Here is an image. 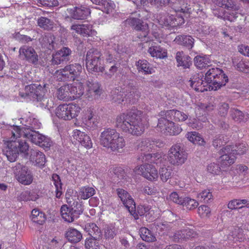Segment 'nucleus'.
Segmentation results:
<instances>
[{"mask_svg": "<svg viewBox=\"0 0 249 249\" xmlns=\"http://www.w3.org/2000/svg\"><path fill=\"white\" fill-rule=\"evenodd\" d=\"M248 200L246 199H234L229 202L228 207L231 210L241 209L244 205H248Z\"/></svg>", "mask_w": 249, "mask_h": 249, "instance_id": "nucleus-55", "label": "nucleus"}, {"mask_svg": "<svg viewBox=\"0 0 249 249\" xmlns=\"http://www.w3.org/2000/svg\"><path fill=\"white\" fill-rule=\"evenodd\" d=\"M182 205L186 207L188 210H192L197 207L198 203L196 200L189 197H185L182 200Z\"/></svg>", "mask_w": 249, "mask_h": 249, "instance_id": "nucleus-60", "label": "nucleus"}, {"mask_svg": "<svg viewBox=\"0 0 249 249\" xmlns=\"http://www.w3.org/2000/svg\"><path fill=\"white\" fill-rule=\"evenodd\" d=\"M18 57L29 63L36 64L38 61V56L35 49L32 47L23 46L19 50Z\"/></svg>", "mask_w": 249, "mask_h": 249, "instance_id": "nucleus-17", "label": "nucleus"}, {"mask_svg": "<svg viewBox=\"0 0 249 249\" xmlns=\"http://www.w3.org/2000/svg\"><path fill=\"white\" fill-rule=\"evenodd\" d=\"M82 120L88 128L94 129L98 126L99 117L89 111L82 118Z\"/></svg>", "mask_w": 249, "mask_h": 249, "instance_id": "nucleus-26", "label": "nucleus"}, {"mask_svg": "<svg viewBox=\"0 0 249 249\" xmlns=\"http://www.w3.org/2000/svg\"><path fill=\"white\" fill-rule=\"evenodd\" d=\"M159 175L161 180L165 182L172 177L173 172L171 167H163L160 169Z\"/></svg>", "mask_w": 249, "mask_h": 249, "instance_id": "nucleus-51", "label": "nucleus"}, {"mask_svg": "<svg viewBox=\"0 0 249 249\" xmlns=\"http://www.w3.org/2000/svg\"><path fill=\"white\" fill-rule=\"evenodd\" d=\"M220 3L221 7L232 10L229 16H227V19L231 21L234 20L237 17L236 11L239 9V7L233 0H220Z\"/></svg>", "mask_w": 249, "mask_h": 249, "instance_id": "nucleus-24", "label": "nucleus"}, {"mask_svg": "<svg viewBox=\"0 0 249 249\" xmlns=\"http://www.w3.org/2000/svg\"><path fill=\"white\" fill-rule=\"evenodd\" d=\"M117 192L118 196L130 214L134 216L135 219H138V215L135 212V203L131 196L123 189H118Z\"/></svg>", "mask_w": 249, "mask_h": 249, "instance_id": "nucleus-12", "label": "nucleus"}, {"mask_svg": "<svg viewBox=\"0 0 249 249\" xmlns=\"http://www.w3.org/2000/svg\"><path fill=\"white\" fill-rule=\"evenodd\" d=\"M157 127L160 129L161 132L170 135H178L182 130L179 125H175L173 121L162 117H160L159 118Z\"/></svg>", "mask_w": 249, "mask_h": 249, "instance_id": "nucleus-10", "label": "nucleus"}, {"mask_svg": "<svg viewBox=\"0 0 249 249\" xmlns=\"http://www.w3.org/2000/svg\"><path fill=\"white\" fill-rule=\"evenodd\" d=\"M41 126V124L38 121L35 119L30 118L27 121V124L25 125V126L22 127L21 130V133L23 134L24 131H26L27 129L30 131H36V130L40 128Z\"/></svg>", "mask_w": 249, "mask_h": 249, "instance_id": "nucleus-41", "label": "nucleus"}, {"mask_svg": "<svg viewBox=\"0 0 249 249\" xmlns=\"http://www.w3.org/2000/svg\"><path fill=\"white\" fill-rule=\"evenodd\" d=\"M71 99L81 97L84 93L83 85L81 83H76L75 85L69 84Z\"/></svg>", "mask_w": 249, "mask_h": 249, "instance_id": "nucleus-37", "label": "nucleus"}, {"mask_svg": "<svg viewBox=\"0 0 249 249\" xmlns=\"http://www.w3.org/2000/svg\"><path fill=\"white\" fill-rule=\"evenodd\" d=\"M85 229L91 237L90 238L99 240L102 239L103 234L101 229L95 223L87 224Z\"/></svg>", "mask_w": 249, "mask_h": 249, "instance_id": "nucleus-28", "label": "nucleus"}, {"mask_svg": "<svg viewBox=\"0 0 249 249\" xmlns=\"http://www.w3.org/2000/svg\"><path fill=\"white\" fill-rule=\"evenodd\" d=\"M103 57L106 61L105 68L109 67L108 71H105V74L109 78H111L118 71L120 63H118L116 61L117 58L113 57L112 50L105 52Z\"/></svg>", "mask_w": 249, "mask_h": 249, "instance_id": "nucleus-15", "label": "nucleus"}, {"mask_svg": "<svg viewBox=\"0 0 249 249\" xmlns=\"http://www.w3.org/2000/svg\"><path fill=\"white\" fill-rule=\"evenodd\" d=\"M229 236H231L230 240L233 239L235 241H239L242 242L246 239V236L244 233V231L238 227L233 228L231 230Z\"/></svg>", "mask_w": 249, "mask_h": 249, "instance_id": "nucleus-43", "label": "nucleus"}, {"mask_svg": "<svg viewBox=\"0 0 249 249\" xmlns=\"http://www.w3.org/2000/svg\"><path fill=\"white\" fill-rule=\"evenodd\" d=\"M13 140L8 142L7 146L3 150L4 154L8 160L14 162L16 160L19 153L27 157L28 155L29 146L28 143L21 139Z\"/></svg>", "mask_w": 249, "mask_h": 249, "instance_id": "nucleus-4", "label": "nucleus"}, {"mask_svg": "<svg viewBox=\"0 0 249 249\" xmlns=\"http://www.w3.org/2000/svg\"><path fill=\"white\" fill-rule=\"evenodd\" d=\"M30 159L35 161L40 166H44L46 163L45 155L37 150H31Z\"/></svg>", "mask_w": 249, "mask_h": 249, "instance_id": "nucleus-33", "label": "nucleus"}, {"mask_svg": "<svg viewBox=\"0 0 249 249\" xmlns=\"http://www.w3.org/2000/svg\"><path fill=\"white\" fill-rule=\"evenodd\" d=\"M147 124L146 117L139 110L130 112L126 114H121L116 119V127L134 135H141Z\"/></svg>", "mask_w": 249, "mask_h": 249, "instance_id": "nucleus-1", "label": "nucleus"}, {"mask_svg": "<svg viewBox=\"0 0 249 249\" xmlns=\"http://www.w3.org/2000/svg\"><path fill=\"white\" fill-rule=\"evenodd\" d=\"M12 134L13 136H14V138L15 137L18 138L23 136L29 139L32 143L36 145L39 144L43 136V135L39 133L37 131H30L28 129L26 131H24L23 134H21L20 128L18 126L14 127V131H12Z\"/></svg>", "mask_w": 249, "mask_h": 249, "instance_id": "nucleus-14", "label": "nucleus"}, {"mask_svg": "<svg viewBox=\"0 0 249 249\" xmlns=\"http://www.w3.org/2000/svg\"><path fill=\"white\" fill-rule=\"evenodd\" d=\"M228 81V78L227 75L222 72L220 75H218L217 77H215L214 80H213L212 83L209 84L207 86H208V89L204 88L203 89H200L201 91H203L204 90H216L218 89H220L222 86H224L226 85V84Z\"/></svg>", "mask_w": 249, "mask_h": 249, "instance_id": "nucleus-22", "label": "nucleus"}, {"mask_svg": "<svg viewBox=\"0 0 249 249\" xmlns=\"http://www.w3.org/2000/svg\"><path fill=\"white\" fill-rule=\"evenodd\" d=\"M186 137L190 142L195 144L204 145L205 143L201 135L195 131L188 132L186 134Z\"/></svg>", "mask_w": 249, "mask_h": 249, "instance_id": "nucleus-40", "label": "nucleus"}, {"mask_svg": "<svg viewBox=\"0 0 249 249\" xmlns=\"http://www.w3.org/2000/svg\"><path fill=\"white\" fill-rule=\"evenodd\" d=\"M73 213L67 205H63L61 208V214L63 219L68 222H72L76 219Z\"/></svg>", "mask_w": 249, "mask_h": 249, "instance_id": "nucleus-42", "label": "nucleus"}, {"mask_svg": "<svg viewBox=\"0 0 249 249\" xmlns=\"http://www.w3.org/2000/svg\"><path fill=\"white\" fill-rule=\"evenodd\" d=\"M230 114L234 121L239 123L245 122L248 118L247 114L245 115L243 112L236 108H231Z\"/></svg>", "mask_w": 249, "mask_h": 249, "instance_id": "nucleus-36", "label": "nucleus"}, {"mask_svg": "<svg viewBox=\"0 0 249 249\" xmlns=\"http://www.w3.org/2000/svg\"><path fill=\"white\" fill-rule=\"evenodd\" d=\"M178 3L180 5V6L176 9L177 12H180L183 14H187L190 13L191 10V3L189 5L187 3H185L184 0H178Z\"/></svg>", "mask_w": 249, "mask_h": 249, "instance_id": "nucleus-62", "label": "nucleus"}, {"mask_svg": "<svg viewBox=\"0 0 249 249\" xmlns=\"http://www.w3.org/2000/svg\"><path fill=\"white\" fill-rule=\"evenodd\" d=\"M16 179L22 184L28 185L33 180V175L29 168L20 163H16L13 169Z\"/></svg>", "mask_w": 249, "mask_h": 249, "instance_id": "nucleus-8", "label": "nucleus"}, {"mask_svg": "<svg viewBox=\"0 0 249 249\" xmlns=\"http://www.w3.org/2000/svg\"><path fill=\"white\" fill-rule=\"evenodd\" d=\"M117 234V230L112 225H107L105 228L104 235L106 239H113Z\"/></svg>", "mask_w": 249, "mask_h": 249, "instance_id": "nucleus-61", "label": "nucleus"}, {"mask_svg": "<svg viewBox=\"0 0 249 249\" xmlns=\"http://www.w3.org/2000/svg\"><path fill=\"white\" fill-rule=\"evenodd\" d=\"M187 159V153L184 150L179 143L173 145L168 152V159L169 162L174 165L183 164Z\"/></svg>", "mask_w": 249, "mask_h": 249, "instance_id": "nucleus-9", "label": "nucleus"}, {"mask_svg": "<svg viewBox=\"0 0 249 249\" xmlns=\"http://www.w3.org/2000/svg\"><path fill=\"white\" fill-rule=\"evenodd\" d=\"M140 235L142 239L146 242H154L156 240V237L151 231L145 227L141 228Z\"/></svg>", "mask_w": 249, "mask_h": 249, "instance_id": "nucleus-52", "label": "nucleus"}, {"mask_svg": "<svg viewBox=\"0 0 249 249\" xmlns=\"http://www.w3.org/2000/svg\"><path fill=\"white\" fill-rule=\"evenodd\" d=\"M176 59L178 63V66H182L184 68H187L192 64L191 57L187 55H185L183 52H178L176 53Z\"/></svg>", "mask_w": 249, "mask_h": 249, "instance_id": "nucleus-34", "label": "nucleus"}, {"mask_svg": "<svg viewBox=\"0 0 249 249\" xmlns=\"http://www.w3.org/2000/svg\"><path fill=\"white\" fill-rule=\"evenodd\" d=\"M134 171L149 180H156L159 176L158 170L155 166L151 164H145L135 167Z\"/></svg>", "mask_w": 249, "mask_h": 249, "instance_id": "nucleus-13", "label": "nucleus"}, {"mask_svg": "<svg viewBox=\"0 0 249 249\" xmlns=\"http://www.w3.org/2000/svg\"><path fill=\"white\" fill-rule=\"evenodd\" d=\"M135 64L139 72H142L144 74L152 73V69L150 67V64L146 60H139L136 62Z\"/></svg>", "mask_w": 249, "mask_h": 249, "instance_id": "nucleus-45", "label": "nucleus"}, {"mask_svg": "<svg viewBox=\"0 0 249 249\" xmlns=\"http://www.w3.org/2000/svg\"><path fill=\"white\" fill-rule=\"evenodd\" d=\"M232 63L236 70L248 73H249V62L243 60L239 57L232 58Z\"/></svg>", "mask_w": 249, "mask_h": 249, "instance_id": "nucleus-29", "label": "nucleus"}, {"mask_svg": "<svg viewBox=\"0 0 249 249\" xmlns=\"http://www.w3.org/2000/svg\"><path fill=\"white\" fill-rule=\"evenodd\" d=\"M54 76L57 80L60 81H70V77L65 70V67L55 71Z\"/></svg>", "mask_w": 249, "mask_h": 249, "instance_id": "nucleus-59", "label": "nucleus"}, {"mask_svg": "<svg viewBox=\"0 0 249 249\" xmlns=\"http://www.w3.org/2000/svg\"><path fill=\"white\" fill-rule=\"evenodd\" d=\"M80 107L76 104H63L59 105L55 110V114L64 120H70L78 116Z\"/></svg>", "mask_w": 249, "mask_h": 249, "instance_id": "nucleus-7", "label": "nucleus"}, {"mask_svg": "<svg viewBox=\"0 0 249 249\" xmlns=\"http://www.w3.org/2000/svg\"><path fill=\"white\" fill-rule=\"evenodd\" d=\"M195 66L199 69H202L209 66L211 62L209 58L206 56L197 55L194 58Z\"/></svg>", "mask_w": 249, "mask_h": 249, "instance_id": "nucleus-48", "label": "nucleus"}, {"mask_svg": "<svg viewBox=\"0 0 249 249\" xmlns=\"http://www.w3.org/2000/svg\"><path fill=\"white\" fill-rule=\"evenodd\" d=\"M223 71L217 68H212L209 69L205 74V77L204 78L205 84H206L207 85L211 84L213 80L215 79V77L218 76V75H220Z\"/></svg>", "mask_w": 249, "mask_h": 249, "instance_id": "nucleus-39", "label": "nucleus"}, {"mask_svg": "<svg viewBox=\"0 0 249 249\" xmlns=\"http://www.w3.org/2000/svg\"><path fill=\"white\" fill-rule=\"evenodd\" d=\"M196 234V231L193 230L189 228H184L176 231L173 236V239L175 242H179L180 240H186L194 237Z\"/></svg>", "mask_w": 249, "mask_h": 249, "instance_id": "nucleus-25", "label": "nucleus"}, {"mask_svg": "<svg viewBox=\"0 0 249 249\" xmlns=\"http://www.w3.org/2000/svg\"><path fill=\"white\" fill-rule=\"evenodd\" d=\"M223 135H216L213 139L212 144L215 148L220 147L226 143V141L224 139Z\"/></svg>", "mask_w": 249, "mask_h": 249, "instance_id": "nucleus-64", "label": "nucleus"}, {"mask_svg": "<svg viewBox=\"0 0 249 249\" xmlns=\"http://www.w3.org/2000/svg\"><path fill=\"white\" fill-rule=\"evenodd\" d=\"M71 201H70L69 203V208L73 213V214L75 216V218L77 219L83 213V207L80 203L77 201H73L72 204H71Z\"/></svg>", "mask_w": 249, "mask_h": 249, "instance_id": "nucleus-50", "label": "nucleus"}, {"mask_svg": "<svg viewBox=\"0 0 249 249\" xmlns=\"http://www.w3.org/2000/svg\"><path fill=\"white\" fill-rule=\"evenodd\" d=\"M37 24L40 28L47 31L53 30L56 27V24L53 20L44 17L39 18L37 20Z\"/></svg>", "mask_w": 249, "mask_h": 249, "instance_id": "nucleus-31", "label": "nucleus"}, {"mask_svg": "<svg viewBox=\"0 0 249 249\" xmlns=\"http://www.w3.org/2000/svg\"><path fill=\"white\" fill-rule=\"evenodd\" d=\"M71 29L84 36H90L92 31V25L90 24L73 25Z\"/></svg>", "mask_w": 249, "mask_h": 249, "instance_id": "nucleus-35", "label": "nucleus"}, {"mask_svg": "<svg viewBox=\"0 0 249 249\" xmlns=\"http://www.w3.org/2000/svg\"><path fill=\"white\" fill-rule=\"evenodd\" d=\"M110 93L113 102L124 105L135 103L141 96L140 89L133 83H129L123 88H116Z\"/></svg>", "mask_w": 249, "mask_h": 249, "instance_id": "nucleus-2", "label": "nucleus"}, {"mask_svg": "<svg viewBox=\"0 0 249 249\" xmlns=\"http://www.w3.org/2000/svg\"><path fill=\"white\" fill-rule=\"evenodd\" d=\"M87 92L86 95L89 98L97 99L99 97L102 93L100 85L96 81L87 82Z\"/></svg>", "mask_w": 249, "mask_h": 249, "instance_id": "nucleus-21", "label": "nucleus"}, {"mask_svg": "<svg viewBox=\"0 0 249 249\" xmlns=\"http://www.w3.org/2000/svg\"><path fill=\"white\" fill-rule=\"evenodd\" d=\"M231 146L232 153L236 155H243L245 153L247 150V146L246 143H238L235 145H230Z\"/></svg>", "mask_w": 249, "mask_h": 249, "instance_id": "nucleus-57", "label": "nucleus"}, {"mask_svg": "<svg viewBox=\"0 0 249 249\" xmlns=\"http://www.w3.org/2000/svg\"><path fill=\"white\" fill-rule=\"evenodd\" d=\"M126 24L131 26L134 30L141 33L138 35L137 37L143 39L146 37L149 33V26L147 23L142 20L134 18H127L125 20Z\"/></svg>", "mask_w": 249, "mask_h": 249, "instance_id": "nucleus-11", "label": "nucleus"}, {"mask_svg": "<svg viewBox=\"0 0 249 249\" xmlns=\"http://www.w3.org/2000/svg\"><path fill=\"white\" fill-rule=\"evenodd\" d=\"M54 37L51 33H47L39 38V42L42 47L48 50L54 49Z\"/></svg>", "mask_w": 249, "mask_h": 249, "instance_id": "nucleus-30", "label": "nucleus"}, {"mask_svg": "<svg viewBox=\"0 0 249 249\" xmlns=\"http://www.w3.org/2000/svg\"><path fill=\"white\" fill-rule=\"evenodd\" d=\"M31 218L34 222L40 225L43 224L46 220L44 213L36 209L32 210Z\"/></svg>", "mask_w": 249, "mask_h": 249, "instance_id": "nucleus-47", "label": "nucleus"}, {"mask_svg": "<svg viewBox=\"0 0 249 249\" xmlns=\"http://www.w3.org/2000/svg\"><path fill=\"white\" fill-rule=\"evenodd\" d=\"M197 197L199 201L208 202L212 199L213 195L210 190H204L197 194Z\"/></svg>", "mask_w": 249, "mask_h": 249, "instance_id": "nucleus-58", "label": "nucleus"}, {"mask_svg": "<svg viewBox=\"0 0 249 249\" xmlns=\"http://www.w3.org/2000/svg\"><path fill=\"white\" fill-rule=\"evenodd\" d=\"M67 11L71 18L77 20L86 18L90 13L89 8L83 6L73 8H67Z\"/></svg>", "mask_w": 249, "mask_h": 249, "instance_id": "nucleus-20", "label": "nucleus"}, {"mask_svg": "<svg viewBox=\"0 0 249 249\" xmlns=\"http://www.w3.org/2000/svg\"><path fill=\"white\" fill-rule=\"evenodd\" d=\"M153 148L152 141L148 139L142 140L137 145L138 149L142 151L148 152Z\"/></svg>", "mask_w": 249, "mask_h": 249, "instance_id": "nucleus-56", "label": "nucleus"}, {"mask_svg": "<svg viewBox=\"0 0 249 249\" xmlns=\"http://www.w3.org/2000/svg\"><path fill=\"white\" fill-rule=\"evenodd\" d=\"M159 115L172 121L183 122L188 118V116L185 113L175 109L161 111Z\"/></svg>", "mask_w": 249, "mask_h": 249, "instance_id": "nucleus-18", "label": "nucleus"}, {"mask_svg": "<svg viewBox=\"0 0 249 249\" xmlns=\"http://www.w3.org/2000/svg\"><path fill=\"white\" fill-rule=\"evenodd\" d=\"M26 94L32 98L34 100L40 102V105L44 107H51L49 104V100L44 97L45 89L40 85L31 84L25 88Z\"/></svg>", "mask_w": 249, "mask_h": 249, "instance_id": "nucleus-6", "label": "nucleus"}, {"mask_svg": "<svg viewBox=\"0 0 249 249\" xmlns=\"http://www.w3.org/2000/svg\"><path fill=\"white\" fill-rule=\"evenodd\" d=\"M148 53L153 57L157 58H164L167 56V53L165 50L160 46H153L150 47L148 50Z\"/></svg>", "mask_w": 249, "mask_h": 249, "instance_id": "nucleus-46", "label": "nucleus"}, {"mask_svg": "<svg viewBox=\"0 0 249 249\" xmlns=\"http://www.w3.org/2000/svg\"><path fill=\"white\" fill-rule=\"evenodd\" d=\"M101 53L94 48L89 49L87 52L86 64L89 72H101L105 73V67L101 64Z\"/></svg>", "mask_w": 249, "mask_h": 249, "instance_id": "nucleus-5", "label": "nucleus"}, {"mask_svg": "<svg viewBox=\"0 0 249 249\" xmlns=\"http://www.w3.org/2000/svg\"><path fill=\"white\" fill-rule=\"evenodd\" d=\"M58 99L60 100H71L69 84L64 85L59 88L56 92Z\"/></svg>", "mask_w": 249, "mask_h": 249, "instance_id": "nucleus-38", "label": "nucleus"}, {"mask_svg": "<svg viewBox=\"0 0 249 249\" xmlns=\"http://www.w3.org/2000/svg\"><path fill=\"white\" fill-rule=\"evenodd\" d=\"M67 239L71 242L77 243L82 238L81 233L75 229H69L66 233Z\"/></svg>", "mask_w": 249, "mask_h": 249, "instance_id": "nucleus-44", "label": "nucleus"}, {"mask_svg": "<svg viewBox=\"0 0 249 249\" xmlns=\"http://www.w3.org/2000/svg\"><path fill=\"white\" fill-rule=\"evenodd\" d=\"M95 194V189L91 187L85 186L80 189L79 194L81 199H87Z\"/></svg>", "mask_w": 249, "mask_h": 249, "instance_id": "nucleus-49", "label": "nucleus"}, {"mask_svg": "<svg viewBox=\"0 0 249 249\" xmlns=\"http://www.w3.org/2000/svg\"><path fill=\"white\" fill-rule=\"evenodd\" d=\"M174 41L177 44L184 46L188 49H191L193 47L194 39L190 36L179 35L175 38Z\"/></svg>", "mask_w": 249, "mask_h": 249, "instance_id": "nucleus-32", "label": "nucleus"}, {"mask_svg": "<svg viewBox=\"0 0 249 249\" xmlns=\"http://www.w3.org/2000/svg\"><path fill=\"white\" fill-rule=\"evenodd\" d=\"M100 143L107 150L120 152L125 145L124 138L115 129L109 128L101 132Z\"/></svg>", "mask_w": 249, "mask_h": 249, "instance_id": "nucleus-3", "label": "nucleus"}, {"mask_svg": "<svg viewBox=\"0 0 249 249\" xmlns=\"http://www.w3.org/2000/svg\"><path fill=\"white\" fill-rule=\"evenodd\" d=\"M96 241L99 240L93 239V238L87 239L85 241V246L86 249H100L98 242Z\"/></svg>", "mask_w": 249, "mask_h": 249, "instance_id": "nucleus-63", "label": "nucleus"}, {"mask_svg": "<svg viewBox=\"0 0 249 249\" xmlns=\"http://www.w3.org/2000/svg\"><path fill=\"white\" fill-rule=\"evenodd\" d=\"M220 157L218 161L222 167H226L232 164L235 160V156L232 153L231 146L228 145L221 149L219 152Z\"/></svg>", "mask_w": 249, "mask_h": 249, "instance_id": "nucleus-16", "label": "nucleus"}, {"mask_svg": "<svg viewBox=\"0 0 249 249\" xmlns=\"http://www.w3.org/2000/svg\"><path fill=\"white\" fill-rule=\"evenodd\" d=\"M38 198V195L32 194L28 191H26L21 193L19 196L17 197L19 201H36Z\"/></svg>", "mask_w": 249, "mask_h": 249, "instance_id": "nucleus-54", "label": "nucleus"}, {"mask_svg": "<svg viewBox=\"0 0 249 249\" xmlns=\"http://www.w3.org/2000/svg\"><path fill=\"white\" fill-rule=\"evenodd\" d=\"M114 7L115 4L113 1L110 0H103L99 9L107 14H109L113 11Z\"/></svg>", "mask_w": 249, "mask_h": 249, "instance_id": "nucleus-53", "label": "nucleus"}, {"mask_svg": "<svg viewBox=\"0 0 249 249\" xmlns=\"http://www.w3.org/2000/svg\"><path fill=\"white\" fill-rule=\"evenodd\" d=\"M159 21L163 26L174 27L184 23V18L182 16L176 18L173 15L164 14L160 16Z\"/></svg>", "mask_w": 249, "mask_h": 249, "instance_id": "nucleus-19", "label": "nucleus"}, {"mask_svg": "<svg viewBox=\"0 0 249 249\" xmlns=\"http://www.w3.org/2000/svg\"><path fill=\"white\" fill-rule=\"evenodd\" d=\"M73 137L86 148L89 149L92 147V143L91 139L86 133L75 129L73 130Z\"/></svg>", "mask_w": 249, "mask_h": 249, "instance_id": "nucleus-23", "label": "nucleus"}, {"mask_svg": "<svg viewBox=\"0 0 249 249\" xmlns=\"http://www.w3.org/2000/svg\"><path fill=\"white\" fill-rule=\"evenodd\" d=\"M83 68L78 63L71 64L65 67V70L70 77V81L76 80L82 72Z\"/></svg>", "mask_w": 249, "mask_h": 249, "instance_id": "nucleus-27", "label": "nucleus"}]
</instances>
